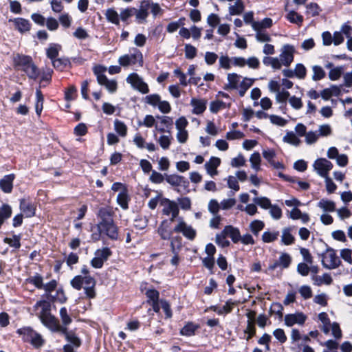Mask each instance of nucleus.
<instances>
[{
    "instance_id": "f257e3e1",
    "label": "nucleus",
    "mask_w": 352,
    "mask_h": 352,
    "mask_svg": "<svg viewBox=\"0 0 352 352\" xmlns=\"http://www.w3.org/2000/svg\"><path fill=\"white\" fill-rule=\"evenodd\" d=\"M113 214V212L109 208L104 207L99 209L97 214L99 221L96 225L98 232L92 233L91 237L93 241H99L102 234L106 235L111 240L118 239V228L114 223Z\"/></svg>"
},
{
    "instance_id": "f03ea898",
    "label": "nucleus",
    "mask_w": 352,
    "mask_h": 352,
    "mask_svg": "<svg viewBox=\"0 0 352 352\" xmlns=\"http://www.w3.org/2000/svg\"><path fill=\"white\" fill-rule=\"evenodd\" d=\"M41 322L50 329L58 328V319L51 314V305L46 300L38 301L34 306Z\"/></svg>"
},
{
    "instance_id": "7ed1b4c3",
    "label": "nucleus",
    "mask_w": 352,
    "mask_h": 352,
    "mask_svg": "<svg viewBox=\"0 0 352 352\" xmlns=\"http://www.w3.org/2000/svg\"><path fill=\"white\" fill-rule=\"evenodd\" d=\"M71 285L77 290H80L82 287H83L86 296L89 298H93L96 296L94 289L96 286V280L91 276H76L71 280Z\"/></svg>"
},
{
    "instance_id": "20e7f679",
    "label": "nucleus",
    "mask_w": 352,
    "mask_h": 352,
    "mask_svg": "<svg viewBox=\"0 0 352 352\" xmlns=\"http://www.w3.org/2000/svg\"><path fill=\"white\" fill-rule=\"evenodd\" d=\"M105 71L106 67L100 65L94 68V73L97 77L98 82L104 86L110 93H114L117 90V82L114 80H109L104 74Z\"/></svg>"
},
{
    "instance_id": "39448f33",
    "label": "nucleus",
    "mask_w": 352,
    "mask_h": 352,
    "mask_svg": "<svg viewBox=\"0 0 352 352\" xmlns=\"http://www.w3.org/2000/svg\"><path fill=\"white\" fill-rule=\"evenodd\" d=\"M322 264L324 268L333 270L341 265V261L337 256L336 250L328 248L322 254Z\"/></svg>"
},
{
    "instance_id": "423d86ee",
    "label": "nucleus",
    "mask_w": 352,
    "mask_h": 352,
    "mask_svg": "<svg viewBox=\"0 0 352 352\" xmlns=\"http://www.w3.org/2000/svg\"><path fill=\"white\" fill-rule=\"evenodd\" d=\"M188 124V121L184 116L179 117L175 121L176 138L180 144H185L188 139V131L186 129Z\"/></svg>"
},
{
    "instance_id": "0eeeda50",
    "label": "nucleus",
    "mask_w": 352,
    "mask_h": 352,
    "mask_svg": "<svg viewBox=\"0 0 352 352\" xmlns=\"http://www.w3.org/2000/svg\"><path fill=\"white\" fill-rule=\"evenodd\" d=\"M177 221L173 231L177 233H182L184 236L189 240H193L197 234L196 230L191 226L187 224L182 217L177 218Z\"/></svg>"
},
{
    "instance_id": "6e6552de",
    "label": "nucleus",
    "mask_w": 352,
    "mask_h": 352,
    "mask_svg": "<svg viewBox=\"0 0 352 352\" xmlns=\"http://www.w3.org/2000/svg\"><path fill=\"white\" fill-rule=\"evenodd\" d=\"M160 204L162 206V214L166 216L171 214L170 221L177 219L179 209L177 204L174 201L164 198L161 200Z\"/></svg>"
},
{
    "instance_id": "1a4fd4ad",
    "label": "nucleus",
    "mask_w": 352,
    "mask_h": 352,
    "mask_svg": "<svg viewBox=\"0 0 352 352\" xmlns=\"http://www.w3.org/2000/svg\"><path fill=\"white\" fill-rule=\"evenodd\" d=\"M126 80L134 89L138 90L140 93L146 94L149 92L147 83H146L138 74H130Z\"/></svg>"
},
{
    "instance_id": "9d476101",
    "label": "nucleus",
    "mask_w": 352,
    "mask_h": 352,
    "mask_svg": "<svg viewBox=\"0 0 352 352\" xmlns=\"http://www.w3.org/2000/svg\"><path fill=\"white\" fill-rule=\"evenodd\" d=\"M120 65L126 67L131 65H142V54L140 51H136L135 53L131 54H124L120 56L118 59Z\"/></svg>"
},
{
    "instance_id": "9b49d317",
    "label": "nucleus",
    "mask_w": 352,
    "mask_h": 352,
    "mask_svg": "<svg viewBox=\"0 0 352 352\" xmlns=\"http://www.w3.org/2000/svg\"><path fill=\"white\" fill-rule=\"evenodd\" d=\"M314 170L321 177L329 176V171L333 168V164L325 158H318L313 164Z\"/></svg>"
},
{
    "instance_id": "f8f14e48",
    "label": "nucleus",
    "mask_w": 352,
    "mask_h": 352,
    "mask_svg": "<svg viewBox=\"0 0 352 352\" xmlns=\"http://www.w3.org/2000/svg\"><path fill=\"white\" fill-rule=\"evenodd\" d=\"M296 50L293 45L286 44L281 49L279 58L283 66L288 67L294 61Z\"/></svg>"
},
{
    "instance_id": "ddd939ff",
    "label": "nucleus",
    "mask_w": 352,
    "mask_h": 352,
    "mask_svg": "<svg viewBox=\"0 0 352 352\" xmlns=\"http://www.w3.org/2000/svg\"><path fill=\"white\" fill-rule=\"evenodd\" d=\"M111 254V252L108 248L97 250L94 253V258L91 261V266L94 268H101Z\"/></svg>"
},
{
    "instance_id": "4468645a",
    "label": "nucleus",
    "mask_w": 352,
    "mask_h": 352,
    "mask_svg": "<svg viewBox=\"0 0 352 352\" xmlns=\"http://www.w3.org/2000/svg\"><path fill=\"white\" fill-rule=\"evenodd\" d=\"M59 317L61 321V324H60L59 321L58 320V326L59 327L56 329L50 330L54 332L65 333L66 329H67V326L69 325L72 322V318L66 307H63L60 309Z\"/></svg>"
},
{
    "instance_id": "2eb2a0df",
    "label": "nucleus",
    "mask_w": 352,
    "mask_h": 352,
    "mask_svg": "<svg viewBox=\"0 0 352 352\" xmlns=\"http://www.w3.org/2000/svg\"><path fill=\"white\" fill-rule=\"evenodd\" d=\"M307 316L302 312L289 314L285 316L284 321L287 327H292L294 324L302 325L305 323Z\"/></svg>"
},
{
    "instance_id": "dca6fc26",
    "label": "nucleus",
    "mask_w": 352,
    "mask_h": 352,
    "mask_svg": "<svg viewBox=\"0 0 352 352\" xmlns=\"http://www.w3.org/2000/svg\"><path fill=\"white\" fill-rule=\"evenodd\" d=\"M148 3L145 0H142L138 9L135 8L134 15L135 16V21L139 24H143L146 22V19L149 15L148 10Z\"/></svg>"
},
{
    "instance_id": "f3484780",
    "label": "nucleus",
    "mask_w": 352,
    "mask_h": 352,
    "mask_svg": "<svg viewBox=\"0 0 352 352\" xmlns=\"http://www.w3.org/2000/svg\"><path fill=\"white\" fill-rule=\"evenodd\" d=\"M172 221H168L166 219L163 220L159 227L157 228V232L160 235V238L163 240H169L170 239L173 233L175 232L173 229L171 228Z\"/></svg>"
},
{
    "instance_id": "a211bd4d",
    "label": "nucleus",
    "mask_w": 352,
    "mask_h": 352,
    "mask_svg": "<svg viewBox=\"0 0 352 352\" xmlns=\"http://www.w3.org/2000/svg\"><path fill=\"white\" fill-rule=\"evenodd\" d=\"M9 22H12L14 25V29L18 30L21 34L30 31L31 28V24L30 21L23 18H14L13 19H10Z\"/></svg>"
},
{
    "instance_id": "6ab92c4d",
    "label": "nucleus",
    "mask_w": 352,
    "mask_h": 352,
    "mask_svg": "<svg viewBox=\"0 0 352 352\" xmlns=\"http://www.w3.org/2000/svg\"><path fill=\"white\" fill-rule=\"evenodd\" d=\"M13 62L15 67L23 71L33 60L29 56L16 54L14 56Z\"/></svg>"
},
{
    "instance_id": "aec40b11",
    "label": "nucleus",
    "mask_w": 352,
    "mask_h": 352,
    "mask_svg": "<svg viewBox=\"0 0 352 352\" xmlns=\"http://www.w3.org/2000/svg\"><path fill=\"white\" fill-rule=\"evenodd\" d=\"M14 177V174H9L0 179V188L3 192L10 193L12 192Z\"/></svg>"
},
{
    "instance_id": "412c9836",
    "label": "nucleus",
    "mask_w": 352,
    "mask_h": 352,
    "mask_svg": "<svg viewBox=\"0 0 352 352\" xmlns=\"http://www.w3.org/2000/svg\"><path fill=\"white\" fill-rule=\"evenodd\" d=\"M221 160L216 157H212L210 160L205 164V168L208 174L211 177H214L218 174L217 170V167L220 165Z\"/></svg>"
},
{
    "instance_id": "4be33fe9",
    "label": "nucleus",
    "mask_w": 352,
    "mask_h": 352,
    "mask_svg": "<svg viewBox=\"0 0 352 352\" xmlns=\"http://www.w3.org/2000/svg\"><path fill=\"white\" fill-rule=\"evenodd\" d=\"M238 302L236 301L228 300L223 307L212 306L211 307V309L219 315L227 314L232 311L234 306Z\"/></svg>"
},
{
    "instance_id": "5701e85b",
    "label": "nucleus",
    "mask_w": 352,
    "mask_h": 352,
    "mask_svg": "<svg viewBox=\"0 0 352 352\" xmlns=\"http://www.w3.org/2000/svg\"><path fill=\"white\" fill-rule=\"evenodd\" d=\"M190 104L193 107L192 113L196 115L203 113L206 109V101L204 100L192 98Z\"/></svg>"
},
{
    "instance_id": "b1692460",
    "label": "nucleus",
    "mask_w": 352,
    "mask_h": 352,
    "mask_svg": "<svg viewBox=\"0 0 352 352\" xmlns=\"http://www.w3.org/2000/svg\"><path fill=\"white\" fill-rule=\"evenodd\" d=\"M20 210L26 217H32L35 214V207L25 199L20 201Z\"/></svg>"
},
{
    "instance_id": "393cba45",
    "label": "nucleus",
    "mask_w": 352,
    "mask_h": 352,
    "mask_svg": "<svg viewBox=\"0 0 352 352\" xmlns=\"http://www.w3.org/2000/svg\"><path fill=\"white\" fill-rule=\"evenodd\" d=\"M240 76L236 73H230L227 76L228 84L226 85V89H236L238 88Z\"/></svg>"
},
{
    "instance_id": "a878e982",
    "label": "nucleus",
    "mask_w": 352,
    "mask_h": 352,
    "mask_svg": "<svg viewBox=\"0 0 352 352\" xmlns=\"http://www.w3.org/2000/svg\"><path fill=\"white\" fill-rule=\"evenodd\" d=\"M23 72L30 79L36 80L40 76V71L37 66L32 62L27 67Z\"/></svg>"
},
{
    "instance_id": "bb28decb",
    "label": "nucleus",
    "mask_w": 352,
    "mask_h": 352,
    "mask_svg": "<svg viewBox=\"0 0 352 352\" xmlns=\"http://www.w3.org/2000/svg\"><path fill=\"white\" fill-rule=\"evenodd\" d=\"M245 10V6L242 0H237L233 5H230L228 8L230 15H239Z\"/></svg>"
},
{
    "instance_id": "cd10ccee",
    "label": "nucleus",
    "mask_w": 352,
    "mask_h": 352,
    "mask_svg": "<svg viewBox=\"0 0 352 352\" xmlns=\"http://www.w3.org/2000/svg\"><path fill=\"white\" fill-rule=\"evenodd\" d=\"M273 25L272 19L270 18H265L261 21H256L253 23V30L254 31L265 30L270 28Z\"/></svg>"
},
{
    "instance_id": "c85d7f7f",
    "label": "nucleus",
    "mask_w": 352,
    "mask_h": 352,
    "mask_svg": "<svg viewBox=\"0 0 352 352\" xmlns=\"http://www.w3.org/2000/svg\"><path fill=\"white\" fill-rule=\"evenodd\" d=\"M318 319L322 323V327L321 328L322 331L324 334H328L330 331V328L332 324H331L327 314L325 312L320 313L318 314Z\"/></svg>"
},
{
    "instance_id": "c756f323",
    "label": "nucleus",
    "mask_w": 352,
    "mask_h": 352,
    "mask_svg": "<svg viewBox=\"0 0 352 352\" xmlns=\"http://www.w3.org/2000/svg\"><path fill=\"white\" fill-rule=\"evenodd\" d=\"M224 229L225 232L227 233V235L231 238L234 243H237L239 241H240L241 234L238 228L232 226H226Z\"/></svg>"
},
{
    "instance_id": "7c9ffc66",
    "label": "nucleus",
    "mask_w": 352,
    "mask_h": 352,
    "mask_svg": "<svg viewBox=\"0 0 352 352\" xmlns=\"http://www.w3.org/2000/svg\"><path fill=\"white\" fill-rule=\"evenodd\" d=\"M255 79L254 78H244L243 79V80L241 82L239 87V96L241 97H243L247 90L251 87L254 82Z\"/></svg>"
},
{
    "instance_id": "2f4dec72",
    "label": "nucleus",
    "mask_w": 352,
    "mask_h": 352,
    "mask_svg": "<svg viewBox=\"0 0 352 352\" xmlns=\"http://www.w3.org/2000/svg\"><path fill=\"white\" fill-rule=\"evenodd\" d=\"M34 331H34L30 327H23L19 329L16 332L22 337V339L25 342L30 343L33 339V333H34Z\"/></svg>"
},
{
    "instance_id": "473e14b6",
    "label": "nucleus",
    "mask_w": 352,
    "mask_h": 352,
    "mask_svg": "<svg viewBox=\"0 0 352 352\" xmlns=\"http://www.w3.org/2000/svg\"><path fill=\"white\" fill-rule=\"evenodd\" d=\"M285 17L290 23L298 26H300L303 22V16L294 10L289 11Z\"/></svg>"
},
{
    "instance_id": "72a5a7b5",
    "label": "nucleus",
    "mask_w": 352,
    "mask_h": 352,
    "mask_svg": "<svg viewBox=\"0 0 352 352\" xmlns=\"http://www.w3.org/2000/svg\"><path fill=\"white\" fill-rule=\"evenodd\" d=\"M318 206L324 212H333L336 210V204L331 200L322 199L318 203Z\"/></svg>"
},
{
    "instance_id": "f704fd0d",
    "label": "nucleus",
    "mask_w": 352,
    "mask_h": 352,
    "mask_svg": "<svg viewBox=\"0 0 352 352\" xmlns=\"http://www.w3.org/2000/svg\"><path fill=\"white\" fill-rule=\"evenodd\" d=\"M294 240L295 239L291 232V228H284L282 231L281 242L285 245H289L294 243Z\"/></svg>"
},
{
    "instance_id": "c9c22d12",
    "label": "nucleus",
    "mask_w": 352,
    "mask_h": 352,
    "mask_svg": "<svg viewBox=\"0 0 352 352\" xmlns=\"http://www.w3.org/2000/svg\"><path fill=\"white\" fill-rule=\"evenodd\" d=\"M105 16L108 21L115 24H120V15L114 8H109L106 10Z\"/></svg>"
},
{
    "instance_id": "e433bc0d",
    "label": "nucleus",
    "mask_w": 352,
    "mask_h": 352,
    "mask_svg": "<svg viewBox=\"0 0 352 352\" xmlns=\"http://www.w3.org/2000/svg\"><path fill=\"white\" fill-rule=\"evenodd\" d=\"M233 65V57L230 58L228 55H221L219 58V68L228 70Z\"/></svg>"
},
{
    "instance_id": "4c0bfd02",
    "label": "nucleus",
    "mask_w": 352,
    "mask_h": 352,
    "mask_svg": "<svg viewBox=\"0 0 352 352\" xmlns=\"http://www.w3.org/2000/svg\"><path fill=\"white\" fill-rule=\"evenodd\" d=\"M44 98L41 91L37 89L36 91L35 110L38 116H40L43 107Z\"/></svg>"
},
{
    "instance_id": "58836bf2",
    "label": "nucleus",
    "mask_w": 352,
    "mask_h": 352,
    "mask_svg": "<svg viewBox=\"0 0 352 352\" xmlns=\"http://www.w3.org/2000/svg\"><path fill=\"white\" fill-rule=\"evenodd\" d=\"M61 50V46L58 44H50L46 50L47 56L53 60L58 56L59 51Z\"/></svg>"
},
{
    "instance_id": "ea45409f",
    "label": "nucleus",
    "mask_w": 352,
    "mask_h": 352,
    "mask_svg": "<svg viewBox=\"0 0 352 352\" xmlns=\"http://www.w3.org/2000/svg\"><path fill=\"white\" fill-rule=\"evenodd\" d=\"M312 80L314 81H318L322 80L325 77L326 73L325 71L321 66L319 65H314L312 66Z\"/></svg>"
},
{
    "instance_id": "a19ab883",
    "label": "nucleus",
    "mask_w": 352,
    "mask_h": 352,
    "mask_svg": "<svg viewBox=\"0 0 352 352\" xmlns=\"http://www.w3.org/2000/svg\"><path fill=\"white\" fill-rule=\"evenodd\" d=\"M62 333L65 335L67 341L74 346L79 347L80 346L81 341L80 338L78 336H76V335L74 333H73L72 331H68L67 329H66V332Z\"/></svg>"
},
{
    "instance_id": "79ce46f5",
    "label": "nucleus",
    "mask_w": 352,
    "mask_h": 352,
    "mask_svg": "<svg viewBox=\"0 0 352 352\" xmlns=\"http://www.w3.org/2000/svg\"><path fill=\"white\" fill-rule=\"evenodd\" d=\"M227 233L225 232V229H223L219 234L216 235V243L222 248L228 246L230 245V242L227 239Z\"/></svg>"
},
{
    "instance_id": "37998d69",
    "label": "nucleus",
    "mask_w": 352,
    "mask_h": 352,
    "mask_svg": "<svg viewBox=\"0 0 352 352\" xmlns=\"http://www.w3.org/2000/svg\"><path fill=\"white\" fill-rule=\"evenodd\" d=\"M283 142L294 146H298L300 140L293 131L287 132L283 138Z\"/></svg>"
},
{
    "instance_id": "c03bdc74",
    "label": "nucleus",
    "mask_w": 352,
    "mask_h": 352,
    "mask_svg": "<svg viewBox=\"0 0 352 352\" xmlns=\"http://www.w3.org/2000/svg\"><path fill=\"white\" fill-rule=\"evenodd\" d=\"M199 328V325L192 322H188L182 329L181 334L186 336H191L195 334V331Z\"/></svg>"
},
{
    "instance_id": "a18cd8bd",
    "label": "nucleus",
    "mask_w": 352,
    "mask_h": 352,
    "mask_svg": "<svg viewBox=\"0 0 352 352\" xmlns=\"http://www.w3.org/2000/svg\"><path fill=\"white\" fill-rule=\"evenodd\" d=\"M265 227V223L261 220H254L250 223V231L256 236H257L260 231Z\"/></svg>"
},
{
    "instance_id": "49530a36",
    "label": "nucleus",
    "mask_w": 352,
    "mask_h": 352,
    "mask_svg": "<svg viewBox=\"0 0 352 352\" xmlns=\"http://www.w3.org/2000/svg\"><path fill=\"white\" fill-rule=\"evenodd\" d=\"M114 129L121 137H125L127 134L126 125L119 120L114 121Z\"/></svg>"
},
{
    "instance_id": "de8ad7c7",
    "label": "nucleus",
    "mask_w": 352,
    "mask_h": 352,
    "mask_svg": "<svg viewBox=\"0 0 352 352\" xmlns=\"http://www.w3.org/2000/svg\"><path fill=\"white\" fill-rule=\"evenodd\" d=\"M279 236L278 231H265L262 234V241L264 243H272L275 241Z\"/></svg>"
},
{
    "instance_id": "09e8293b",
    "label": "nucleus",
    "mask_w": 352,
    "mask_h": 352,
    "mask_svg": "<svg viewBox=\"0 0 352 352\" xmlns=\"http://www.w3.org/2000/svg\"><path fill=\"white\" fill-rule=\"evenodd\" d=\"M118 204L123 208H128L129 197L126 190H123L119 192L117 197Z\"/></svg>"
},
{
    "instance_id": "8fccbe9b",
    "label": "nucleus",
    "mask_w": 352,
    "mask_h": 352,
    "mask_svg": "<svg viewBox=\"0 0 352 352\" xmlns=\"http://www.w3.org/2000/svg\"><path fill=\"white\" fill-rule=\"evenodd\" d=\"M170 250L172 253H177L181 250L182 247V238L179 236L170 238Z\"/></svg>"
},
{
    "instance_id": "3c124183",
    "label": "nucleus",
    "mask_w": 352,
    "mask_h": 352,
    "mask_svg": "<svg viewBox=\"0 0 352 352\" xmlns=\"http://www.w3.org/2000/svg\"><path fill=\"white\" fill-rule=\"evenodd\" d=\"M321 10L320 6L316 3H310L306 6V13L311 16H318Z\"/></svg>"
},
{
    "instance_id": "603ef678",
    "label": "nucleus",
    "mask_w": 352,
    "mask_h": 352,
    "mask_svg": "<svg viewBox=\"0 0 352 352\" xmlns=\"http://www.w3.org/2000/svg\"><path fill=\"white\" fill-rule=\"evenodd\" d=\"M253 201L255 204L265 210L269 209L272 206L270 200L265 197H255Z\"/></svg>"
},
{
    "instance_id": "864d4df0",
    "label": "nucleus",
    "mask_w": 352,
    "mask_h": 352,
    "mask_svg": "<svg viewBox=\"0 0 352 352\" xmlns=\"http://www.w3.org/2000/svg\"><path fill=\"white\" fill-rule=\"evenodd\" d=\"M250 162L253 169H254L256 171H258L260 170L261 158L259 153L255 152L252 154L250 158Z\"/></svg>"
},
{
    "instance_id": "5fc2aeb1",
    "label": "nucleus",
    "mask_w": 352,
    "mask_h": 352,
    "mask_svg": "<svg viewBox=\"0 0 352 352\" xmlns=\"http://www.w3.org/2000/svg\"><path fill=\"white\" fill-rule=\"evenodd\" d=\"M255 38L258 42L267 43L272 41V37L265 30L255 31Z\"/></svg>"
},
{
    "instance_id": "6e6d98bb",
    "label": "nucleus",
    "mask_w": 352,
    "mask_h": 352,
    "mask_svg": "<svg viewBox=\"0 0 352 352\" xmlns=\"http://www.w3.org/2000/svg\"><path fill=\"white\" fill-rule=\"evenodd\" d=\"M146 3H148V10H151V12L154 17L157 16L158 14L162 12V10L157 3H154L152 0H145Z\"/></svg>"
},
{
    "instance_id": "4d7b16f0",
    "label": "nucleus",
    "mask_w": 352,
    "mask_h": 352,
    "mask_svg": "<svg viewBox=\"0 0 352 352\" xmlns=\"http://www.w3.org/2000/svg\"><path fill=\"white\" fill-rule=\"evenodd\" d=\"M57 286V283L55 280H52L46 284H43V288L46 292L47 298L52 300L54 298L51 296L52 292H53Z\"/></svg>"
},
{
    "instance_id": "13d9d810",
    "label": "nucleus",
    "mask_w": 352,
    "mask_h": 352,
    "mask_svg": "<svg viewBox=\"0 0 352 352\" xmlns=\"http://www.w3.org/2000/svg\"><path fill=\"white\" fill-rule=\"evenodd\" d=\"M322 345L327 348L322 352H337L339 348V343L333 340H328L324 343L322 344Z\"/></svg>"
},
{
    "instance_id": "bf43d9fd",
    "label": "nucleus",
    "mask_w": 352,
    "mask_h": 352,
    "mask_svg": "<svg viewBox=\"0 0 352 352\" xmlns=\"http://www.w3.org/2000/svg\"><path fill=\"white\" fill-rule=\"evenodd\" d=\"M172 137L170 134L169 135H162L159 137L157 142L160 146L166 150L168 149L171 143Z\"/></svg>"
},
{
    "instance_id": "052dcab7",
    "label": "nucleus",
    "mask_w": 352,
    "mask_h": 352,
    "mask_svg": "<svg viewBox=\"0 0 352 352\" xmlns=\"http://www.w3.org/2000/svg\"><path fill=\"white\" fill-rule=\"evenodd\" d=\"M294 72H295V76L299 79H304L306 77L307 69L302 63L296 64Z\"/></svg>"
},
{
    "instance_id": "680f3d73",
    "label": "nucleus",
    "mask_w": 352,
    "mask_h": 352,
    "mask_svg": "<svg viewBox=\"0 0 352 352\" xmlns=\"http://www.w3.org/2000/svg\"><path fill=\"white\" fill-rule=\"evenodd\" d=\"M160 101L161 98L157 94L148 95L144 98V102L153 107L158 106Z\"/></svg>"
},
{
    "instance_id": "e2e57ef3",
    "label": "nucleus",
    "mask_w": 352,
    "mask_h": 352,
    "mask_svg": "<svg viewBox=\"0 0 352 352\" xmlns=\"http://www.w3.org/2000/svg\"><path fill=\"white\" fill-rule=\"evenodd\" d=\"M332 278L329 274H324L322 276H316L315 278V282L317 285H320L322 284L330 285L332 283Z\"/></svg>"
},
{
    "instance_id": "0e129e2a",
    "label": "nucleus",
    "mask_w": 352,
    "mask_h": 352,
    "mask_svg": "<svg viewBox=\"0 0 352 352\" xmlns=\"http://www.w3.org/2000/svg\"><path fill=\"white\" fill-rule=\"evenodd\" d=\"M135 8H127L120 11V21H126L129 18L134 15Z\"/></svg>"
},
{
    "instance_id": "69168bd1",
    "label": "nucleus",
    "mask_w": 352,
    "mask_h": 352,
    "mask_svg": "<svg viewBox=\"0 0 352 352\" xmlns=\"http://www.w3.org/2000/svg\"><path fill=\"white\" fill-rule=\"evenodd\" d=\"M319 137L318 131H308L305 135V142L309 145L315 144L318 141Z\"/></svg>"
},
{
    "instance_id": "338daca9",
    "label": "nucleus",
    "mask_w": 352,
    "mask_h": 352,
    "mask_svg": "<svg viewBox=\"0 0 352 352\" xmlns=\"http://www.w3.org/2000/svg\"><path fill=\"white\" fill-rule=\"evenodd\" d=\"M183 177L177 175H170L166 177V181L170 185L174 186H179L182 183Z\"/></svg>"
},
{
    "instance_id": "774afa93",
    "label": "nucleus",
    "mask_w": 352,
    "mask_h": 352,
    "mask_svg": "<svg viewBox=\"0 0 352 352\" xmlns=\"http://www.w3.org/2000/svg\"><path fill=\"white\" fill-rule=\"evenodd\" d=\"M298 292L300 296L305 300L309 299L312 296V290L309 285H302L298 289Z\"/></svg>"
}]
</instances>
